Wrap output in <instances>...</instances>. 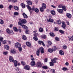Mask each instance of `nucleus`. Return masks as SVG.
<instances>
[{
  "mask_svg": "<svg viewBox=\"0 0 73 73\" xmlns=\"http://www.w3.org/2000/svg\"><path fill=\"white\" fill-rule=\"evenodd\" d=\"M26 7L28 9L29 11L31 13H32L33 11H35L36 13H38L39 11L38 9L37 8H35L34 6L31 8L30 6L27 5Z\"/></svg>",
  "mask_w": 73,
  "mask_h": 73,
  "instance_id": "1",
  "label": "nucleus"
},
{
  "mask_svg": "<svg viewBox=\"0 0 73 73\" xmlns=\"http://www.w3.org/2000/svg\"><path fill=\"white\" fill-rule=\"evenodd\" d=\"M58 8H62L63 10L64 11H66L67 9H66V7L65 5L63 6V4H60L58 5Z\"/></svg>",
  "mask_w": 73,
  "mask_h": 73,
  "instance_id": "2",
  "label": "nucleus"
},
{
  "mask_svg": "<svg viewBox=\"0 0 73 73\" xmlns=\"http://www.w3.org/2000/svg\"><path fill=\"white\" fill-rule=\"evenodd\" d=\"M6 31L7 33L9 34H11V35H13L14 34V32L12 30H10L9 28H7Z\"/></svg>",
  "mask_w": 73,
  "mask_h": 73,
  "instance_id": "3",
  "label": "nucleus"
},
{
  "mask_svg": "<svg viewBox=\"0 0 73 73\" xmlns=\"http://www.w3.org/2000/svg\"><path fill=\"white\" fill-rule=\"evenodd\" d=\"M39 50L41 51L40 52L41 54L44 53V48H43V47H40L39 48V50Z\"/></svg>",
  "mask_w": 73,
  "mask_h": 73,
  "instance_id": "4",
  "label": "nucleus"
},
{
  "mask_svg": "<svg viewBox=\"0 0 73 73\" xmlns=\"http://www.w3.org/2000/svg\"><path fill=\"white\" fill-rule=\"evenodd\" d=\"M36 66L37 67H39L40 68L42 66V65L41 64V63L40 61L36 63Z\"/></svg>",
  "mask_w": 73,
  "mask_h": 73,
  "instance_id": "5",
  "label": "nucleus"
},
{
  "mask_svg": "<svg viewBox=\"0 0 73 73\" xmlns=\"http://www.w3.org/2000/svg\"><path fill=\"white\" fill-rule=\"evenodd\" d=\"M15 47L17 48H18L21 47V44L19 42H17L15 44Z\"/></svg>",
  "mask_w": 73,
  "mask_h": 73,
  "instance_id": "6",
  "label": "nucleus"
},
{
  "mask_svg": "<svg viewBox=\"0 0 73 73\" xmlns=\"http://www.w3.org/2000/svg\"><path fill=\"white\" fill-rule=\"evenodd\" d=\"M57 11L60 14H63L64 11L63 9H58Z\"/></svg>",
  "mask_w": 73,
  "mask_h": 73,
  "instance_id": "7",
  "label": "nucleus"
},
{
  "mask_svg": "<svg viewBox=\"0 0 73 73\" xmlns=\"http://www.w3.org/2000/svg\"><path fill=\"white\" fill-rule=\"evenodd\" d=\"M58 59V58L56 57H55L54 59L51 60V61L53 63H56V60Z\"/></svg>",
  "mask_w": 73,
  "mask_h": 73,
  "instance_id": "8",
  "label": "nucleus"
},
{
  "mask_svg": "<svg viewBox=\"0 0 73 73\" xmlns=\"http://www.w3.org/2000/svg\"><path fill=\"white\" fill-rule=\"evenodd\" d=\"M31 67L29 65H26L24 67V69H25L26 70H29Z\"/></svg>",
  "mask_w": 73,
  "mask_h": 73,
  "instance_id": "9",
  "label": "nucleus"
},
{
  "mask_svg": "<svg viewBox=\"0 0 73 73\" xmlns=\"http://www.w3.org/2000/svg\"><path fill=\"white\" fill-rule=\"evenodd\" d=\"M9 61L11 62H14V59L12 56L9 57Z\"/></svg>",
  "mask_w": 73,
  "mask_h": 73,
  "instance_id": "10",
  "label": "nucleus"
},
{
  "mask_svg": "<svg viewBox=\"0 0 73 73\" xmlns=\"http://www.w3.org/2000/svg\"><path fill=\"white\" fill-rule=\"evenodd\" d=\"M21 22L23 24H26L27 23V20L25 19H22L21 20Z\"/></svg>",
  "mask_w": 73,
  "mask_h": 73,
  "instance_id": "11",
  "label": "nucleus"
},
{
  "mask_svg": "<svg viewBox=\"0 0 73 73\" xmlns=\"http://www.w3.org/2000/svg\"><path fill=\"white\" fill-rule=\"evenodd\" d=\"M47 21L48 22H50L51 23H52L54 21V20L52 19H51V18H50L47 19Z\"/></svg>",
  "mask_w": 73,
  "mask_h": 73,
  "instance_id": "12",
  "label": "nucleus"
},
{
  "mask_svg": "<svg viewBox=\"0 0 73 73\" xmlns=\"http://www.w3.org/2000/svg\"><path fill=\"white\" fill-rule=\"evenodd\" d=\"M11 53L12 54H15L16 53V50L14 49H12L11 50Z\"/></svg>",
  "mask_w": 73,
  "mask_h": 73,
  "instance_id": "13",
  "label": "nucleus"
},
{
  "mask_svg": "<svg viewBox=\"0 0 73 73\" xmlns=\"http://www.w3.org/2000/svg\"><path fill=\"white\" fill-rule=\"evenodd\" d=\"M30 64L31 66H34L36 65V63H35V61H32L31 62Z\"/></svg>",
  "mask_w": 73,
  "mask_h": 73,
  "instance_id": "14",
  "label": "nucleus"
},
{
  "mask_svg": "<svg viewBox=\"0 0 73 73\" xmlns=\"http://www.w3.org/2000/svg\"><path fill=\"white\" fill-rule=\"evenodd\" d=\"M22 15L25 19L28 18V16H27V14H25V13H23Z\"/></svg>",
  "mask_w": 73,
  "mask_h": 73,
  "instance_id": "15",
  "label": "nucleus"
},
{
  "mask_svg": "<svg viewBox=\"0 0 73 73\" xmlns=\"http://www.w3.org/2000/svg\"><path fill=\"white\" fill-rule=\"evenodd\" d=\"M26 2L27 3V4L29 5H31L32 4V1H26Z\"/></svg>",
  "mask_w": 73,
  "mask_h": 73,
  "instance_id": "16",
  "label": "nucleus"
},
{
  "mask_svg": "<svg viewBox=\"0 0 73 73\" xmlns=\"http://www.w3.org/2000/svg\"><path fill=\"white\" fill-rule=\"evenodd\" d=\"M26 45L28 47H31V44L29 42H27L26 43Z\"/></svg>",
  "mask_w": 73,
  "mask_h": 73,
  "instance_id": "17",
  "label": "nucleus"
},
{
  "mask_svg": "<svg viewBox=\"0 0 73 73\" xmlns=\"http://www.w3.org/2000/svg\"><path fill=\"white\" fill-rule=\"evenodd\" d=\"M9 2H12V3H17V0H8Z\"/></svg>",
  "mask_w": 73,
  "mask_h": 73,
  "instance_id": "18",
  "label": "nucleus"
},
{
  "mask_svg": "<svg viewBox=\"0 0 73 73\" xmlns=\"http://www.w3.org/2000/svg\"><path fill=\"white\" fill-rule=\"evenodd\" d=\"M50 13L51 14L53 15H55L56 14V12L54 10H52L50 11Z\"/></svg>",
  "mask_w": 73,
  "mask_h": 73,
  "instance_id": "19",
  "label": "nucleus"
},
{
  "mask_svg": "<svg viewBox=\"0 0 73 73\" xmlns=\"http://www.w3.org/2000/svg\"><path fill=\"white\" fill-rule=\"evenodd\" d=\"M13 62L15 66L16 67H17V61L16 60H14Z\"/></svg>",
  "mask_w": 73,
  "mask_h": 73,
  "instance_id": "20",
  "label": "nucleus"
},
{
  "mask_svg": "<svg viewBox=\"0 0 73 73\" xmlns=\"http://www.w3.org/2000/svg\"><path fill=\"white\" fill-rule=\"evenodd\" d=\"M4 47V48L6 49L7 50H9V46L7 45H5Z\"/></svg>",
  "mask_w": 73,
  "mask_h": 73,
  "instance_id": "21",
  "label": "nucleus"
},
{
  "mask_svg": "<svg viewBox=\"0 0 73 73\" xmlns=\"http://www.w3.org/2000/svg\"><path fill=\"white\" fill-rule=\"evenodd\" d=\"M46 5L44 3H43L42 4V7L43 9H45L46 7Z\"/></svg>",
  "mask_w": 73,
  "mask_h": 73,
  "instance_id": "22",
  "label": "nucleus"
},
{
  "mask_svg": "<svg viewBox=\"0 0 73 73\" xmlns=\"http://www.w3.org/2000/svg\"><path fill=\"white\" fill-rule=\"evenodd\" d=\"M22 36V39L24 40H27V39L26 36H25V35H23Z\"/></svg>",
  "mask_w": 73,
  "mask_h": 73,
  "instance_id": "23",
  "label": "nucleus"
},
{
  "mask_svg": "<svg viewBox=\"0 0 73 73\" xmlns=\"http://www.w3.org/2000/svg\"><path fill=\"white\" fill-rule=\"evenodd\" d=\"M40 50H37L36 52V54L38 56H40Z\"/></svg>",
  "mask_w": 73,
  "mask_h": 73,
  "instance_id": "24",
  "label": "nucleus"
},
{
  "mask_svg": "<svg viewBox=\"0 0 73 73\" xmlns=\"http://www.w3.org/2000/svg\"><path fill=\"white\" fill-rule=\"evenodd\" d=\"M22 27L25 30H27L28 29L27 26L24 25H23Z\"/></svg>",
  "mask_w": 73,
  "mask_h": 73,
  "instance_id": "25",
  "label": "nucleus"
},
{
  "mask_svg": "<svg viewBox=\"0 0 73 73\" xmlns=\"http://www.w3.org/2000/svg\"><path fill=\"white\" fill-rule=\"evenodd\" d=\"M39 32L40 33H42L44 32V29H43V28L41 27L39 28Z\"/></svg>",
  "mask_w": 73,
  "mask_h": 73,
  "instance_id": "26",
  "label": "nucleus"
},
{
  "mask_svg": "<svg viewBox=\"0 0 73 73\" xmlns=\"http://www.w3.org/2000/svg\"><path fill=\"white\" fill-rule=\"evenodd\" d=\"M13 8L14 9L18 11L19 10V7L17 6H14Z\"/></svg>",
  "mask_w": 73,
  "mask_h": 73,
  "instance_id": "27",
  "label": "nucleus"
},
{
  "mask_svg": "<svg viewBox=\"0 0 73 73\" xmlns=\"http://www.w3.org/2000/svg\"><path fill=\"white\" fill-rule=\"evenodd\" d=\"M21 5L23 8H25V5L23 3H21Z\"/></svg>",
  "mask_w": 73,
  "mask_h": 73,
  "instance_id": "28",
  "label": "nucleus"
},
{
  "mask_svg": "<svg viewBox=\"0 0 73 73\" xmlns=\"http://www.w3.org/2000/svg\"><path fill=\"white\" fill-rule=\"evenodd\" d=\"M59 53L60 55H64L63 52L62 50H60L59 51Z\"/></svg>",
  "mask_w": 73,
  "mask_h": 73,
  "instance_id": "29",
  "label": "nucleus"
},
{
  "mask_svg": "<svg viewBox=\"0 0 73 73\" xmlns=\"http://www.w3.org/2000/svg\"><path fill=\"white\" fill-rule=\"evenodd\" d=\"M50 36L51 37H54L55 36L54 34L53 33L50 32L49 33Z\"/></svg>",
  "mask_w": 73,
  "mask_h": 73,
  "instance_id": "30",
  "label": "nucleus"
},
{
  "mask_svg": "<svg viewBox=\"0 0 73 73\" xmlns=\"http://www.w3.org/2000/svg\"><path fill=\"white\" fill-rule=\"evenodd\" d=\"M48 51L50 53H52L53 52V50L52 49H51L50 48H48Z\"/></svg>",
  "mask_w": 73,
  "mask_h": 73,
  "instance_id": "31",
  "label": "nucleus"
},
{
  "mask_svg": "<svg viewBox=\"0 0 73 73\" xmlns=\"http://www.w3.org/2000/svg\"><path fill=\"white\" fill-rule=\"evenodd\" d=\"M66 16L68 18H71V15L70 14L68 13H67Z\"/></svg>",
  "mask_w": 73,
  "mask_h": 73,
  "instance_id": "32",
  "label": "nucleus"
},
{
  "mask_svg": "<svg viewBox=\"0 0 73 73\" xmlns=\"http://www.w3.org/2000/svg\"><path fill=\"white\" fill-rule=\"evenodd\" d=\"M68 38L69 41H73V38L72 37V36H69L68 37Z\"/></svg>",
  "mask_w": 73,
  "mask_h": 73,
  "instance_id": "33",
  "label": "nucleus"
},
{
  "mask_svg": "<svg viewBox=\"0 0 73 73\" xmlns=\"http://www.w3.org/2000/svg\"><path fill=\"white\" fill-rule=\"evenodd\" d=\"M18 25H20L21 27H23V24L21 21L18 22Z\"/></svg>",
  "mask_w": 73,
  "mask_h": 73,
  "instance_id": "34",
  "label": "nucleus"
},
{
  "mask_svg": "<svg viewBox=\"0 0 73 73\" xmlns=\"http://www.w3.org/2000/svg\"><path fill=\"white\" fill-rule=\"evenodd\" d=\"M42 68L45 70H47L48 69V67L47 66H42Z\"/></svg>",
  "mask_w": 73,
  "mask_h": 73,
  "instance_id": "35",
  "label": "nucleus"
},
{
  "mask_svg": "<svg viewBox=\"0 0 73 73\" xmlns=\"http://www.w3.org/2000/svg\"><path fill=\"white\" fill-rule=\"evenodd\" d=\"M14 8V7L12 5H9V9L10 10H11L12 9V8Z\"/></svg>",
  "mask_w": 73,
  "mask_h": 73,
  "instance_id": "36",
  "label": "nucleus"
},
{
  "mask_svg": "<svg viewBox=\"0 0 73 73\" xmlns=\"http://www.w3.org/2000/svg\"><path fill=\"white\" fill-rule=\"evenodd\" d=\"M49 64L50 66H54V63L52 62H50Z\"/></svg>",
  "mask_w": 73,
  "mask_h": 73,
  "instance_id": "37",
  "label": "nucleus"
},
{
  "mask_svg": "<svg viewBox=\"0 0 73 73\" xmlns=\"http://www.w3.org/2000/svg\"><path fill=\"white\" fill-rule=\"evenodd\" d=\"M33 38L34 40L35 41L38 40V38H37V37H35L34 36L33 37Z\"/></svg>",
  "mask_w": 73,
  "mask_h": 73,
  "instance_id": "38",
  "label": "nucleus"
},
{
  "mask_svg": "<svg viewBox=\"0 0 73 73\" xmlns=\"http://www.w3.org/2000/svg\"><path fill=\"white\" fill-rule=\"evenodd\" d=\"M62 27L63 29H66V25H62Z\"/></svg>",
  "mask_w": 73,
  "mask_h": 73,
  "instance_id": "39",
  "label": "nucleus"
},
{
  "mask_svg": "<svg viewBox=\"0 0 73 73\" xmlns=\"http://www.w3.org/2000/svg\"><path fill=\"white\" fill-rule=\"evenodd\" d=\"M4 23V21L3 20L0 19V24L3 25Z\"/></svg>",
  "mask_w": 73,
  "mask_h": 73,
  "instance_id": "40",
  "label": "nucleus"
},
{
  "mask_svg": "<svg viewBox=\"0 0 73 73\" xmlns=\"http://www.w3.org/2000/svg\"><path fill=\"white\" fill-rule=\"evenodd\" d=\"M59 33H60L62 34H64V32L62 30H60L59 31Z\"/></svg>",
  "mask_w": 73,
  "mask_h": 73,
  "instance_id": "41",
  "label": "nucleus"
},
{
  "mask_svg": "<svg viewBox=\"0 0 73 73\" xmlns=\"http://www.w3.org/2000/svg\"><path fill=\"white\" fill-rule=\"evenodd\" d=\"M13 29L14 30V31H15V32L18 31V29H17L16 27H13Z\"/></svg>",
  "mask_w": 73,
  "mask_h": 73,
  "instance_id": "42",
  "label": "nucleus"
},
{
  "mask_svg": "<svg viewBox=\"0 0 73 73\" xmlns=\"http://www.w3.org/2000/svg\"><path fill=\"white\" fill-rule=\"evenodd\" d=\"M14 15L15 16H18L19 15V13L17 12H15L14 13Z\"/></svg>",
  "mask_w": 73,
  "mask_h": 73,
  "instance_id": "43",
  "label": "nucleus"
},
{
  "mask_svg": "<svg viewBox=\"0 0 73 73\" xmlns=\"http://www.w3.org/2000/svg\"><path fill=\"white\" fill-rule=\"evenodd\" d=\"M52 49L53 50V52L54 51L56 50L57 49V48L56 46H54L52 47Z\"/></svg>",
  "mask_w": 73,
  "mask_h": 73,
  "instance_id": "44",
  "label": "nucleus"
},
{
  "mask_svg": "<svg viewBox=\"0 0 73 73\" xmlns=\"http://www.w3.org/2000/svg\"><path fill=\"white\" fill-rule=\"evenodd\" d=\"M43 42V41L41 40L38 41V44H39L40 45H41V44H42Z\"/></svg>",
  "mask_w": 73,
  "mask_h": 73,
  "instance_id": "45",
  "label": "nucleus"
},
{
  "mask_svg": "<svg viewBox=\"0 0 73 73\" xmlns=\"http://www.w3.org/2000/svg\"><path fill=\"white\" fill-rule=\"evenodd\" d=\"M21 63L22 65L24 66L25 65V62H24L23 61H22L21 62Z\"/></svg>",
  "mask_w": 73,
  "mask_h": 73,
  "instance_id": "46",
  "label": "nucleus"
},
{
  "mask_svg": "<svg viewBox=\"0 0 73 73\" xmlns=\"http://www.w3.org/2000/svg\"><path fill=\"white\" fill-rule=\"evenodd\" d=\"M62 70L64 71H66L68 70V69L66 67H63L62 68Z\"/></svg>",
  "mask_w": 73,
  "mask_h": 73,
  "instance_id": "47",
  "label": "nucleus"
},
{
  "mask_svg": "<svg viewBox=\"0 0 73 73\" xmlns=\"http://www.w3.org/2000/svg\"><path fill=\"white\" fill-rule=\"evenodd\" d=\"M34 36L37 37V36H39V35L38 33H35L34 35Z\"/></svg>",
  "mask_w": 73,
  "mask_h": 73,
  "instance_id": "48",
  "label": "nucleus"
},
{
  "mask_svg": "<svg viewBox=\"0 0 73 73\" xmlns=\"http://www.w3.org/2000/svg\"><path fill=\"white\" fill-rule=\"evenodd\" d=\"M57 23L58 25H60L61 23V21L60 20H58L57 21Z\"/></svg>",
  "mask_w": 73,
  "mask_h": 73,
  "instance_id": "49",
  "label": "nucleus"
},
{
  "mask_svg": "<svg viewBox=\"0 0 73 73\" xmlns=\"http://www.w3.org/2000/svg\"><path fill=\"white\" fill-rule=\"evenodd\" d=\"M26 34H29V30H26L25 31Z\"/></svg>",
  "mask_w": 73,
  "mask_h": 73,
  "instance_id": "50",
  "label": "nucleus"
},
{
  "mask_svg": "<svg viewBox=\"0 0 73 73\" xmlns=\"http://www.w3.org/2000/svg\"><path fill=\"white\" fill-rule=\"evenodd\" d=\"M18 49H19V51L20 52H21L22 51V47H20L19 48H18Z\"/></svg>",
  "mask_w": 73,
  "mask_h": 73,
  "instance_id": "51",
  "label": "nucleus"
},
{
  "mask_svg": "<svg viewBox=\"0 0 73 73\" xmlns=\"http://www.w3.org/2000/svg\"><path fill=\"white\" fill-rule=\"evenodd\" d=\"M3 39L4 38L2 37H0V41H1V42H3Z\"/></svg>",
  "mask_w": 73,
  "mask_h": 73,
  "instance_id": "52",
  "label": "nucleus"
},
{
  "mask_svg": "<svg viewBox=\"0 0 73 73\" xmlns=\"http://www.w3.org/2000/svg\"><path fill=\"white\" fill-rule=\"evenodd\" d=\"M51 72L52 73H55V70L53 69H51Z\"/></svg>",
  "mask_w": 73,
  "mask_h": 73,
  "instance_id": "53",
  "label": "nucleus"
},
{
  "mask_svg": "<svg viewBox=\"0 0 73 73\" xmlns=\"http://www.w3.org/2000/svg\"><path fill=\"white\" fill-rule=\"evenodd\" d=\"M59 29L58 27H55L54 28V31H58Z\"/></svg>",
  "mask_w": 73,
  "mask_h": 73,
  "instance_id": "54",
  "label": "nucleus"
},
{
  "mask_svg": "<svg viewBox=\"0 0 73 73\" xmlns=\"http://www.w3.org/2000/svg\"><path fill=\"white\" fill-rule=\"evenodd\" d=\"M2 42H3V44H5L7 42V40H4Z\"/></svg>",
  "mask_w": 73,
  "mask_h": 73,
  "instance_id": "55",
  "label": "nucleus"
},
{
  "mask_svg": "<svg viewBox=\"0 0 73 73\" xmlns=\"http://www.w3.org/2000/svg\"><path fill=\"white\" fill-rule=\"evenodd\" d=\"M3 54L6 55L8 54V52L7 51L5 52H3Z\"/></svg>",
  "mask_w": 73,
  "mask_h": 73,
  "instance_id": "56",
  "label": "nucleus"
},
{
  "mask_svg": "<svg viewBox=\"0 0 73 73\" xmlns=\"http://www.w3.org/2000/svg\"><path fill=\"white\" fill-rule=\"evenodd\" d=\"M55 39L57 41H59V38L58 37H56L55 38Z\"/></svg>",
  "mask_w": 73,
  "mask_h": 73,
  "instance_id": "57",
  "label": "nucleus"
},
{
  "mask_svg": "<svg viewBox=\"0 0 73 73\" xmlns=\"http://www.w3.org/2000/svg\"><path fill=\"white\" fill-rule=\"evenodd\" d=\"M62 48H63L64 49H66L67 48V46L66 45H63L62 46Z\"/></svg>",
  "mask_w": 73,
  "mask_h": 73,
  "instance_id": "58",
  "label": "nucleus"
},
{
  "mask_svg": "<svg viewBox=\"0 0 73 73\" xmlns=\"http://www.w3.org/2000/svg\"><path fill=\"white\" fill-rule=\"evenodd\" d=\"M40 12H43L44 11V9L42 7H41L40 8Z\"/></svg>",
  "mask_w": 73,
  "mask_h": 73,
  "instance_id": "59",
  "label": "nucleus"
},
{
  "mask_svg": "<svg viewBox=\"0 0 73 73\" xmlns=\"http://www.w3.org/2000/svg\"><path fill=\"white\" fill-rule=\"evenodd\" d=\"M48 43L49 45H51L52 44V42L51 41H48Z\"/></svg>",
  "mask_w": 73,
  "mask_h": 73,
  "instance_id": "60",
  "label": "nucleus"
},
{
  "mask_svg": "<svg viewBox=\"0 0 73 73\" xmlns=\"http://www.w3.org/2000/svg\"><path fill=\"white\" fill-rule=\"evenodd\" d=\"M42 38L44 39H45L46 38V36L45 35L42 36Z\"/></svg>",
  "mask_w": 73,
  "mask_h": 73,
  "instance_id": "61",
  "label": "nucleus"
},
{
  "mask_svg": "<svg viewBox=\"0 0 73 73\" xmlns=\"http://www.w3.org/2000/svg\"><path fill=\"white\" fill-rule=\"evenodd\" d=\"M48 61V59L47 58H46L44 60V62L45 63H46Z\"/></svg>",
  "mask_w": 73,
  "mask_h": 73,
  "instance_id": "62",
  "label": "nucleus"
},
{
  "mask_svg": "<svg viewBox=\"0 0 73 73\" xmlns=\"http://www.w3.org/2000/svg\"><path fill=\"white\" fill-rule=\"evenodd\" d=\"M4 8V6L2 5H0V9H2Z\"/></svg>",
  "mask_w": 73,
  "mask_h": 73,
  "instance_id": "63",
  "label": "nucleus"
},
{
  "mask_svg": "<svg viewBox=\"0 0 73 73\" xmlns=\"http://www.w3.org/2000/svg\"><path fill=\"white\" fill-rule=\"evenodd\" d=\"M18 31H19V33H21V29H19L18 30Z\"/></svg>",
  "mask_w": 73,
  "mask_h": 73,
  "instance_id": "64",
  "label": "nucleus"
}]
</instances>
